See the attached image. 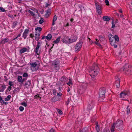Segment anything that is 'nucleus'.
Returning <instances> with one entry per match:
<instances>
[{
	"label": "nucleus",
	"instance_id": "nucleus-51",
	"mask_svg": "<svg viewBox=\"0 0 132 132\" xmlns=\"http://www.w3.org/2000/svg\"><path fill=\"white\" fill-rule=\"evenodd\" d=\"M97 11L98 12L99 14H101L102 13V12H101V9H100L99 10H97Z\"/></svg>",
	"mask_w": 132,
	"mask_h": 132
},
{
	"label": "nucleus",
	"instance_id": "nucleus-59",
	"mask_svg": "<svg viewBox=\"0 0 132 132\" xmlns=\"http://www.w3.org/2000/svg\"><path fill=\"white\" fill-rule=\"evenodd\" d=\"M70 88L69 87H68V90H67V92H69V91H70Z\"/></svg>",
	"mask_w": 132,
	"mask_h": 132
},
{
	"label": "nucleus",
	"instance_id": "nucleus-47",
	"mask_svg": "<svg viewBox=\"0 0 132 132\" xmlns=\"http://www.w3.org/2000/svg\"><path fill=\"white\" fill-rule=\"evenodd\" d=\"M16 24V22H14L13 23V25L12 26V27L13 28H14L15 27V26Z\"/></svg>",
	"mask_w": 132,
	"mask_h": 132
},
{
	"label": "nucleus",
	"instance_id": "nucleus-11",
	"mask_svg": "<svg viewBox=\"0 0 132 132\" xmlns=\"http://www.w3.org/2000/svg\"><path fill=\"white\" fill-rule=\"evenodd\" d=\"M77 39V36H74L70 38V43H71L76 41Z\"/></svg>",
	"mask_w": 132,
	"mask_h": 132
},
{
	"label": "nucleus",
	"instance_id": "nucleus-5",
	"mask_svg": "<svg viewBox=\"0 0 132 132\" xmlns=\"http://www.w3.org/2000/svg\"><path fill=\"white\" fill-rule=\"evenodd\" d=\"M105 88H103L100 89L99 96L100 98H103L104 97L105 93Z\"/></svg>",
	"mask_w": 132,
	"mask_h": 132
},
{
	"label": "nucleus",
	"instance_id": "nucleus-24",
	"mask_svg": "<svg viewBox=\"0 0 132 132\" xmlns=\"http://www.w3.org/2000/svg\"><path fill=\"white\" fill-rule=\"evenodd\" d=\"M8 41V40L7 39H5L2 40L1 42V44H4L6 43Z\"/></svg>",
	"mask_w": 132,
	"mask_h": 132
},
{
	"label": "nucleus",
	"instance_id": "nucleus-2",
	"mask_svg": "<svg viewBox=\"0 0 132 132\" xmlns=\"http://www.w3.org/2000/svg\"><path fill=\"white\" fill-rule=\"evenodd\" d=\"M130 95L129 91L128 90H125L122 92L120 94V97L122 99L126 100L125 99L128 98Z\"/></svg>",
	"mask_w": 132,
	"mask_h": 132
},
{
	"label": "nucleus",
	"instance_id": "nucleus-25",
	"mask_svg": "<svg viewBox=\"0 0 132 132\" xmlns=\"http://www.w3.org/2000/svg\"><path fill=\"white\" fill-rule=\"evenodd\" d=\"M99 40L100 42L101 43H102V42L103 41H104L105 42H106V40L104 38L102 37L100 38Z\"/></svg>",
	"mask_w": 132,
	"mask_h": 132
},
{
	"label": "nucleus",
	"instance_id": "nucleus-46",
	"mask_svg": "<svg viewBox=\"0 0 132 132\" xmlns=\"http://www.w3.org/2000/svg\"><path fill=\"white\" fill-rule=\"evenodd\" d=\"M112 28H114L115 27V25H114V22L113 21H112Z\"/></svg>",
	"mask_w": 132,
	"mask_h": 132
},
{
	"label": "nucleus",
	"instance_id": "nucleus-45",
	"mask_svg": "<svg viewBox=\"0 0 132 132\" xmlns=\"http://www.w3.org/2000/svg\"><path fill=\"white\" fill-rule=\"evenodd\" d=\"M89 105L90 106H88V109L89 110L91 109L92 108V107H93V104H91L90 105Z\"/></svg>",
	"mask_w": 132,
	"mask_h": 132
},
{
	"label": "nucleus",
	"instance_id": "nucleus-12",
	"mask_svg": "<svg viewBox=\"0 0 132 132\" xmlns=\"http://www.w3.org/2000/svg\"><path fill=\"white\" fill-rule=\"evenodd\" d=\"M28 52V50L26 48L24 47L20 50V53L21 54L26 52Z\"/></svg>",
	"mask_w": 132,
	"mask_h": 132
},
{
	"label": "nucleus",
	"instance_id": "nucleus-41",
	"mask_svg": "<svg viewBox=\"0 0 132 132\" xmlns=\"http://www.w3.org/2000/svg\"><path fill=\"white\" fill-rule=\"evenodd\" d=\"M9 84L10 86H13V82L11 81H9Z\"/></svg>",
	"mask_w": 132,
	"mask_h": 132
},
{
	"label": "nucleus",
	"instance_id": "nucleus-15",
	"mask_svg": "<svg viewBox=\"0 0 132 132\" xmlns=\"http://www.w3.org/2000/svg\"><path fill=\"white\" fill-rule=\"evenodd\" d=\"M40 43L39 42H38L37 45L35 49V52L36 53H37L39 50V48L40 47Z\"/></svg>",
	"mask_w": 132,
	"mask_h": 132
},
{
	"label": "nucleus",
	"instance_id": "nucleus-10",
	"mask_svg": "<svg viewBox=\"0 0 132 132\" xmlns=\"http://www.w3.org/2000/svg\"><path fill=\"white\" fill-rule=\"evenodd\" d=\"M62 42L65 43H70V38L67 37H65Z\"/></svg>",
	"mask_w": 132,
	"mask_h": 132
},
{
	"label": "nucleus",
	"instance_id": "nucleus-22",
	"mask_svg": "<svg viewBox=\"0 0 132 132\" xmlns=\"http://www.w3.org/2000/svg\"><path fill=\"white\" fill-rule=\"evenodd\" d=\"M103 19L105 21H109L110 19L108 16H104L103 17Z\"/></svg>",
	"mask_w": 132,
	"mask_h": 132
},
{
	"label": "nucleus",
	"instance_id": "nucleus-49",
	"mask_svg": "<svg viewBox=\"0 0 132 132\" xmlns=\"http://www.w3.org/2000/svg\"><path fill=\"white\" fill-rule=\"evenodd\" d=\"M5 89V88L4 87H3L1 90H0V92H3Z\"/></svg>",
	"mask_w": 132,
	"mask_h": 132
},
{
	"label": "nucleus",
	"instance_id": "nucleus-36",
	"mask_svg": "<svg viewBox=\"0 0 132 132\" xmlns=\"http://www.w3.org/2000/svg\"><path fill=\"white\" fill-rule=\"evenodd\" d=\"M19 109L20 111H22L24 109V108L22 106H20L19 108Z\"/></svg>",
	"mask_w": 132,
	"mask_h": 132
},
{
	"label": "nucleus",
	"instance_id": "nucleus-56",
	"mask_svg": "<svg viewBox=\"0 0 132 132\" xmlns=\"http://www.w3.org/2000/svg\"><path fill=\"white\" fill-rule=\"evenodd\" d=\"M60 80L61 81H62L64 80V78H61Z\"/></svg>",
	"mask_w": 132,
	"mask_h": 132
},
{
	"label": "nucleus",
	"instance_id": "nucleus-61",
	"mask_svg": "<svg viewBox=\"0 0 132 132\" xmlns=\"http://www.w3.org/2000/svg\"><path fill=\"white\" fill-rule=\"evenodd\" d=\"M124 68L123 67L122 69H121V70H120L121 71H123L124 70Z\"/></svg>",
	"mask_w": 132,
	"mask_h": 132
},
{
	"label": "nucleus",
	"instance_id": "nucleus-16",
	"mask_svg": "<svg viewBox=\"0 0 132 132\" xmlns=\"http://www.w3.org/2000/svg\"><path fill=\"white\" fill-rule=\"evenodd\" d=\"M18 81L19 82H22L24 80L22 79V77L21 76H19L18 77Z\"/></svg>",
	"mask_w": 132,
	"mask_h": 132
},
{
	"label": "nucleus",
	"instance_id": "nucleus-58",
	"mask_svg": "<svg viewBox=\"0 0 132 132\" xmlns=\"http://www.w3.org/2000/svg\"><path fill=\"white\" fill-rule=\"evenodd\" d=\"M80 132H86L85 131H84V129H83L82 130L80 131Z\"/></svg>",
	"mask_w": 132,
	"mask_h": 132
},
{
	"label": "nucleus",
	"instance_id": "nucleus-62",
	"mask_svg": "<svg viewBox=\"0 0 132 132\" xmlns=\"http://www.w3.org/2000/svg\"><path fill=\"white\" fill-rule=\"evenodd\" d=\"M2 99V98L0 96V101H1Z\"/></svg>",
	"mask_w": 132,
	"mask_h": 132
},
{
	"label": "nucleus",
	"instance_id": "nucleus-17",
	"mask_svg": "<svg viewBox=\"0 0 132 132\" xmlns=\"http://www.w3.org/2000/svg\"><path fill=\"white\" fill-rule=\"evenodd\" d=\"M31 84V82L29 80L27 81L24 84V86L27 87L30 86Z\"/></svg>",
	"mask_w": 132,
	"mask_h": 132
},
{
	"label": "nucleus",
	"instance_id": "nucleus-23",
	"mask_svg": "<svg viewBox=\"0 0 132 132\" xmlns=\"http://www.w3.org/2000/svg\"><path fill=\"white\" fill-rule=\"evenodd\" d=\"M60 37H58L54 41V43L55 44L58 43L60 41Z\"/></svg>",
	"mask_w": 132,
	"mask_h": 132
},
{
	"label": "nucleus",
	"instance_id": "nucleus-9",
	"mask_svg": "<svg viewBox=\"0 0 132 132\" xmlns=\"http://www.w3.org/2000/svg\"><path fill=\"white\" fill-rule=\"evenodd\" d=\"M29 30L28 29H26L23 32L22 37L24 38V39H25L27 38L28 34V33Z\"/></svg>",
	"mask_w": 132,
	"mask_h": 132
},
{
	"label": "nucleus",
	"instance_id": "nucleus-1",
	"mask_svg": "<svg viewBox=\"0 0 132 132\" xmlns=\"http://www.w3.org/2000/svg\"><path fill=\"white\" fill-rule=\"evenodd\" d=\"M99 69L97 65H95V66L93 67L90 69L89 71L90 75L92 77V76H96L98 73Z\"/></svg>",
	"mask_w": 132,
	"mask_h": 132
},
{
	"label": "nucleus",
	"instance_id": "nucleus-63",
	"mask_svg": "<svg viewBox=\"0 0 132 132\" xmlns=\"http://www.w3.org/2000/svg\"><path fill=\"white\" fill-rule=\"evenodd\" d=\"M73 20V19H70V21L71 22H72Z\"/></svg>",
	"mask_w": 132,
	"mask_h": 132
},
{
	"label": "nucleus",
	"instance_id": "nucleus-31",
	"mask_svg": "<svg viewBox=\"0 0 132 132\" xmlns=\"http://www.w3.org/2000/svg\"><path fill=\"white\" fill-rule=\"evenodd\" d=\"M21 104L25 107H26L27 106V104L26 102H23L21 103Z\"/></svg>",
	"mask_w": 132,
	"mask_h": 132
},
{
	"label": "nucleus",
	"instance_id": "nucleus-50",
	"mask_svg": "<svg viewBox=\"0 0 132 132\" xmlns=\"http://www.w3.org/2000/svg\"><path fill=\"white\" fill-rule=\"evenodd\" d=\"M69 103V100H67V101L66 102V104L67 105H68Z\"/></svg>",
	"mask_w": 132,
	"mask_h": 132
},
{
	"label": "nucleus",
	"instance_id": "nucleus-32",
	"mask_svg": "<svg viewBox=\"0 0 132 132\" xmlns=\"http://www.w3.org/2000/svg\"><path fill=\"white\" fill-rule=\"evenodd\" d=\"M57 112L60 114H63V112L62 111L60 110L59 109L57 110Z\"/></svg>",
	"mask_w": 132,
	"mask_h": 132
},
{
	"label": "nucleus",
	"instance_id": "nucleus-34",
	"mask_svg": "<svg viewBox=\"0 0 132 132\" xmlns=\"http://www.w3.org/2000/svg\"><path fill=\"white\" fill-rule=\"evenodd\" d=\"M114 125H113L112 126V127L111 128V130L112 132H114Z\"/></svg>",
	"mask_w": 132,
	"mask_h": 132
},
{
	"label": "nucleus",
	"instance_id": "nucleus-54",
	"mask_svg": "<svg viewBox=\"0 0 132 132\" xmlns=\"http://www.w3.org/2000/svg\"><path fill=\"white\" fill-rule=\"evenodd\" d=\"M11 87L10 86H9L8 87V89L9 90V91H10V90H11Z\"/></svg>",
	"mask_w": 132,
	"mask_h": 132
},
{
	"label": "nucleus",
	"instance_id": "nucleus-26",
	"mask_svg": "<svg viewBox=\"0 0 132 132\" xmlns=\"http://www.w3.org/2000/svg\"><path fill=\"white\" fill-rule=\"evenodd\" d=\"M35 30L37 31L40 32L42 30V28L40 27H38L36 28L35 29Z\"/></svg>",
	"mask_w": 132,
	"mask_h": 132
},
{
	"label": "nucleus",
	"instance_id": "nucleus-57",
	"mask_svg": "<svg viewBox=\"0 0 132 132\" xmlns=\"http://www.w3.org/2000/svg\"><path fill=\"white\" fill-rule=\"evenodd\" d=\"M53 93L54 95H56V93L55 90L53 91Z\"/></svg>",
	"mask_w": 132,
	"mask_h": 132
},
{
	"label": "nucleus",
	"instance_id": "nucleus-8",
	"mask_svg": "<svg viewBox=\"0 0 132 132\" xmlns=\"http://www.w3.org/2000/svg\"><path fill=\"white\" fill-rule=\"evenodd\" d=\"M30 64L31 66V68L33 71L36 70V69L34 68L37 65V64L36 62L31 63Z\"/></svg>",
	"mask_w": 132,
	"mask_h": 132
},
{
	"label": "nucleus",
	"instance_id": "nucleus-21",
	"mask_svg": "<svg viewBox=\"0 0 132 132\" xmlns=\"http://www.w3.org/2000/svg\"><path fill=\"white\" fill-rule=\"evenodd\" d=\"M111 37H112L113 38H114V36H112V35H111ZM114 38L115 39V40L117 42H118L119 41V37H118V36L117 35H115V36L114 37Z\"/></svg>",
	"mask_w": 132,
	"mask_h": 132
},
{
	"label": "nucleus",
	"instance_id": "nucleus-30",
	"mask_svg": "<svg viewBox=\"0 0 132 132\" xmlns=\"http://www.w3.org/2000/svg\"><path fill=\"white\" fill-rule=\"evenodd\" d=\"M21 35V33H20L17 36L15 37V38H14L13 40H15L16 39L18 40L19 39V38L20 36Z\"/></svg>",
	"mask_w": 132,
	"mask_h": 132
},
{
	"label": "nucleus",
	"instance_id": "nucleus-27",
	"mask_svg": "<svg viewBox=\"0 0 132 132\" xmlns=\"http://www.w3.org/2000/svg\"><path fill=\"white\" fill-rule=\"evenodd\" d=\"M11 96L10 95L8 96L5 99V100L6 101H9L10 99Z\"/></svg>",
	"mask_w": 132,
	"mask_h": 132
},
{
	"label": "nucleus",
	"instance_id": "nucleus-48",
	"mask_svg": "<svg viewBox=\"0 0 132 132\" xmlns=\"http://www.w3.org/2000/svg\"><path fill=\"white\" fill-rule=\"evenodd\" d=\"M57 95L59 96H61L62 95V94L61 93H57Z\"/></svg>",
	"mask_w": 132,
	"mask_h": 132
},
{
	"label": "nucleus",
	"instance_id": "nucleus-35",
	"mask_svg": "<svg viewBox=\"0 0 132 132\" xmlns=\"http://www.w3.org/2000/svg\"><path fill=\"white\" fill-rule=\"evenodd\" d=\"M43 22V19L42 18H41L40 20L39 21V23L40 24H42Z\"/></svg>",
	"mask_w": 132,
	"mask_h": 132
},
{
	"label": "nucleus",
	"instance_id": "nucleus-14",
	"mask_svg": "<svg viewBox=\"0 0 132 132\" xmlns=\"http://www.w3.org/2000/svg\"><path fill=\"white\" fill-rule=\"evenodd\" d=\"M116 84L117 87H119L120 85L119 79L118 77L116 78Z\"/></svg>",
	"mask_w": 132,
	"mask_h": 132
},
{
	"label": "nucleus",
	"instance_id": "nucleus-28",
	"mask_svg": "<svg viewBox=\"0 0 132 132\" xmlns=\"http://www.w3.org/2000/svg\"><path fill=\"white\" fill-rule=\"evenodd\" d=\"M96 128L97 132H99L100 131V128L99 126L97 124L96 125Z\"/></svg>",
	"mask_w": 132,
	"mask_h": 132
},
{
	"label": "nucleus",
	"instance_id": "nucleus-19",
	"mask_svg": "<svg viewBox=\"0 0 132 132\" xmlns=\"http://www.w3.org/2000/svg\"><path fill=\"white\" fill-rule=\"evenodd\" d=\"M57 17L55 16H54L53 20V22L52 24V26H53L55 24V22L57 20Z\"/></svg>",
	"mask_w": 132,
	"mask_h": 132
},
{
	"label": "nucleus",
	"instance_id": "nucleus-64",
	"mask_svg": "<svg viewBox=\"0 0 132 132\" xmlns=\"http://www.w3.org/2000/svg\"><path fill=\"white\" fill-rule=\"evenodd\" d=\"M119 12L121 13H122V10H119Z\"/></svg>",
	"mask_w": 132,
	"mask_h": 132
},
{
	"label": "nucleus",
	"instance_id": "nucleus-60",
	"mask_svg": "<svg viewBox=\"0 0 132 132\" xmlns=\"http://www.w3.org/2000/svg\"><path fill=\"white\" fill-rule=\"evenodd\" d=\"M46 36H43V37H42V39H44L45 38H46L45 37H46Z\"/></svg>",
	"mask_w": 132,
	"mask_h": 132
},
{
	"label": "nucleus",
	"instance_id": "nucleus-55",
	"mask_svg": "<svg viewBox=\"0 0 132 132\" xmlns=\"http://www.w3.org/2000/svg\"><path fill=\"white\" fill-rule=\"evenodd\" d=\"M30 37L32 38L34 37V35L32 34H31L30 35Z\"/></svg>",
	"mask_w": 132,
	"mask_h": 132
},
{
	"label": "nucleus",
	"instance_id": "nucleus-43",
	"mask_svg": "<svg viewBox=\"0 0 132 132\" xmlns=\"http://www.w3.org/2000/svg\"><path fill=\"white\" fill-rule=\"evenodd\" d=\"M127 72L128 73V74H132V70H128L127 71Z\"/></svg>",
	"mask_w": 132,
	"mask_h": 132
},
{
	"label": "nucleus",
	"instance_id": "nucleus-18",
	"mask_svg": "<svg viewBox=\"0 0 132 132\" xmlns=\"http://www.w3.org/2000/svg\"><path fill=\"white\" fill-rule=\"evenodd\" d=\"M52 37L51 35L50 34H49L45 37L46 39L47 40H50L51 39Z\"/></svg>",
	"mask_w": 132,
	"mask_h": 132
},
{
	"label": "nucleus",
	"instance_id": "nucleus-29",
	"mask_svg": "<svg viewBox=\"0 0 132 132\" xmlns=\"http://www.w3.org/2000/svg\"><path fill=\"white\" fill-rule=\"evenodd\" d=\"M39 38V34H35V39L36 40H38Z\"/></svg>",
	"mask_w": 132,
	"mask_h": 132
},
{
	"label": "nucleus",
	"instance_id": "nucleus-40",
	"mask_svg": "<svg viewBox=\"0 0 132 132\" xmlns=\"http://www.w3.org/2000/svg\"><path fill=\"white\" fill-rule=\"evenodd\" d=\"M96 7L97 10L101 9V7L98 5H96Z\"/></svg>",
	"mask_w": 132,
	"mask_h": 132
},
{
	"label": "nucleus",
	"instance_id": "nucleus-33",
	"mask_svg": "<svg viewBox=\"0 0 132 132\" xmlns=\"http://www.w3.org/2000/svg\"><path fill=\"white\" fill-rule=\"evenodd\" d=\"M28 74L26 73H24L23 74L22 76L23 77H28Z\"/></svg>",
	"mask_w": 132,
	"mask_h": 132
},
{
	"label": "nucleus",
	"instance_id": "nucleus-4",
	"mask_svg": "<svg viewBox=\"0 0 132 132\" xmlns=\"http://www.w3.org/2000/svg\"><path fill=\"white\" fill-rule=\"evenodd\" d=\"M123 121L121 120H118L116 123V128L118 129H122V128Z\"/></svg>",
	"mask_w": 132,
	"mask_h": 132
},
{
	"label": "nucleus",
	"instance_id": "nucleus-6",
	"mask_svg": "<svg viewBox=\"0 0 132 132\" xmlns=\"http://www.w3.org/2000/svg\"><path fill=\"white\" fill-rule=\"evenodd\" d=\"M82 43L81 42H79L77 43L75 46V50L76 52L79 51L81 47Z\"/></svg>",
	"mask_w": 132,
	"mask_h": 132
},
{
	"label": "nucleus",
	"instance_id": "nucleus-52",
	"mask_svg": "<svg viewBox=\"0 0 132 132\" xmlns=\"http://www.w3.org/2000/svg\"><path fill=\"white\" fill-rule=\"evenodd\" d=\"M54 130L53 128H51L50 130V132H54Z\"/></svg>",
	"mask_w": 132,
	"mask_h": 132
},
{
	"label": "nucleus",
	"instance_id": "nucleus-39",
	"mask_svg": "<svg viewBox=\"0 0 132 132\" xmlns=\"http://www.w3.org/2000/svg\"><path fill=\"white\" fill-rule=\"evenodd\" d=\"M72 84V81L70 79H69V82L67 83V84L70 86Z\"/></svg>",
	"mask_w": 132,
	"mask_h": 132
},
{
	"label": "nucleus",
	"instance_id": "nucleus-44",
	"mask_svg": "<svg viewBox=\"0 0 132 132\" xmlns=\"http://www.w3.org/2000/svg\"><path fill=\"white\" fill-rule=\"evenodd\" d=\"M0 10L2 12H4L5 11V9L2 7H0Z\"/></svg>",
	"mask_w": 132,
	"mask_h": 132
},
{
	"label": "nucleus",
	"instance_id": "nucleus-53",
	"mask_svg": "<svg viewBox=\"0 0 132 132\" xmlns=\"http://www.w3.org/2000/svg\"><path fill=\"white\" fill-rule=\"evenodd\" d=\"M50 4H47V3H46V7H47L48 6H50Z\"/></svg>",
	"mask_w": 132,
	"mask_h": 132
},
{
	"label": "nucleus",
	"instance_id": "nucleus-38",
	"mask_svg": "<svg viewBox=\"0 0 132 132\" xmlns=\"http://www.w3.org/2000/svg\"><path fill=\"white\" fill-rule=\"evenodd\" d=\"M28 12L32 15L34 16L35 15L33 12L30 10H28Z\"/></svg>",
	"mask_w": 132,
	"mask_h": 132
},
{
	"label": "nucleus",
	"instance_id": "nucleus-42",
	"mask_svg": "<svg viewBox=\"0 0 132 132\" xmlns=\"http://www.w3.org/2000/svg\"><path fill=\"white\" fill-rule=\"evenodd\" d=\"M128 106L127 108V114H128L130 113V109L129 108H128Z\"/></svg>",
	"mask_w": 132,
	"mask_h": 132
},
{
	"label": "nucleus",
	"instance_id": "nucleus-37",
	"mask_svg": "<svg viewBox=\"0 0 132 132\" xmlns=\"http://www.w3.org/2000/svg\"><path fill=\"white\" fill-rule=\"evenodd\" d=\"M105 2L107 5H109V3L108 0H105Z\"/></svg>",
	"mask_w": 132,
	"mask_h": 132
},
{
	"label": "nucleus",
	"instance_id": "nucleus-13",
	"mask_svg": "<svg viewBox=\"0 0 132 132\" xmlns=\"http://www.w3.org/2000/svg\"><path fill=\"white\" fill-rule=\"evenodd\" d=\"M51 14V10L49 9L47 10L45 15V17L46 18H48Z\"/></svg>",
	"mask_w": 132,
	"mask_h": 132
},
{
	"label": "nucleus",
	"instance_id": "nucleus-3",
	"mask_svg": "<svg viewBox=\"0 0 132 132\" xmlns=\"http://www.w3.org/2000/svg\"><path fill=\"white\" fill-rule=\"evenodd\" d=\"M53 67L56 70H58L60 68V64L59 61L55 60L53 61L52 63Z\"/></svg>",
	"mask_w": 132,
	"mask_h": 132
},
{
	"label": "nucleus",
	"instance_id": "nucleus-7",
	"mask_svg": "<svg viewBox=\"0 0 132 132\" xmlns=\"http://www.w3.org/2000/svg\"><path fill=\"white\" fill-rule=\"evenodd\" d=\"M109 38L111 45L112 46H113L114 48H117V45L116 44V41L113 40V39H112L111 37H110Z\"/></svg>",
	"mask_w": 132,
	"mask_h": 132
},
{
	"label": "nucleus",
	"instance_id": "nucleus-20",
	"mask_svg": "<svg viewBox=\"0 0 132 132\" xmlns=\"http://www.w3.org/2000/svg\"><path fill=\"white\" fill-rule=\"evenodd\" d=\"M96 41L94 43H95L96 45H97L98 46H101V45L100 44V41L96 39Z\"/></svg>",
	"mask_w": 132,
	"mask_h": 132
}]
</instances>
